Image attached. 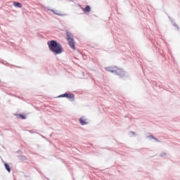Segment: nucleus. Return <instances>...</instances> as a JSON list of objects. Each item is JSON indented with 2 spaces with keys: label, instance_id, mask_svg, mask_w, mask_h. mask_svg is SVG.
I'll list each match as a JSON object with an SVG mask.
<instances>
[{
  "label": "nucleus",
  "instance_id": "obj_3",
  "mask_svg": "<svg viewBox=\"0 0 180 180\" xmlns=\"http://www.w3.org/2000/svg\"><path fill=\"white\" fill-rule=\"evenodd\" d=\"M66 34L70 47L72 50H75V41H74V38H72V34H71V32H67Z\"/></svg>",
  "mask_w": 180,
  "mask_h": 180
},
{
  "label": "nucleus",
  "instance_id": "obj_8",
  "mask_svg": "<svg viewBox=\"0 0 180 180\" xmlns=\"http://www.w3.org/2000/svg\"><path fill=\"white\" fill-rule=\"evenodd\" d=\"M83 10L84 12H91V6H86Z\"/></svg>",
  "mask_w": 180,
  "mask_h": 180
},
{
  "label": "nucleus",
  "instance_id": "obj_4",
  "mask_svg": "<svg viewBox=\"0 0 180 180\" xmlns=\"http://www.w3.org/2000/svg\"><path fill=\"white\" fill-rule=\"evenodd\" d=\"M79 122L82 126H85V124H88V122H86V119H85L84 117L79 119Z\"/></svg>",
  "mask_w": 180,
  "mask_h": 180
},
{
  "label": "nucleus",
  "instance_id": "obj_9",
  "mask_svg": "<svg viewBox=\"0 0 180 180\" xmlns=\"http://www.w3.org/2000/svg\"><path fill=\"white\" fill-rule=\"evenodd\" d=\"M53 12L55 15H58V16H65V14H61L57 11H53Z\"/></svg>",
  "mask_w": 180,
  "mask_h": 180
},
{
  "label": "nucleus",
  "instance_id": "obj_13",
  "mask_svg": "<svg viewBox=\"0 0 180 180\" xmlns=\"http://www.w3.org/2000/svg\"><path fill=\"white\" fill-rule=\"evenodd\" d=\"M129 135L131 136V137H133V136H136V133L134 132V131H131V132L129 133Z\"/></svg>",
  "mask_w": 180,
  "mask_h": 180
},
{
  "label": "nucleus",
  "instance_id": "obj_10",
  "mask_svg": "<svg viewBox=\"0 0 180 180\" xmlns=\"http://www.w3.org/2000/svg\"><path fill=\"white\" fill-rule=\"evenodd\" d=\"M68 94V93H65V94H60V96H58V98H67Z\"/></svg>",
  "mask_w": 180,
  "mask_h": 180
},
{
  "label": "nucleus",
  "instance_id": "obj_11",
  "mask_svg": "<svg viewBox=\"0 0 180 180\" xmlns=\"http://www.w3.org/2000/svg\"><path fill=\"white\" fill-rule=\"evenodd\" d=\"M160 157H162V158L167 157V153H165V152H162V153L160 154Z\"/></svg>",
  "mask_w": 180,
  "mask_h": 180
},
{
  "label": "nucleus",
  "instance_id": "obj_12",
  "mask_svg": "<svg viewBox=\"0 0 180 180\" xmlns=\"http://www.w3.org/2000/svg\"><path fill=\"white\" fill-rule=\"evenodd\" d=\"M148 137V139H153V140H155L156 141H158V139H157L155 137H154V136L150 135Z\"/></svg>",
  "mask_w": 180,
  "mask_h": 180
},
{
  "label": "nucleus",
  "instance_id": "obj_7",
  "mask_svg": "<svg viewBox=\"0 0 180 180\" xmlns=\"http://www.w3.org/2000/svg\"><path fill=\"white\" fill-rule=\"evenodd\" d=\"M4 167L8 172H11V167H9V165H8V163H4Z\"/></svg>",
  "mask_w": 180,
  "mask_h": 180
},
{
  "label": "nucleus",
  "instance_id": "obj_14",
  "mask_svg": "<svg viewBox=\"0 0 180 180\" xmlns=\"http://www.w3.org/2000/svg\"><path fill=\"white\" fill-rule=\"evenodd\" d=\"M20 117L22 119H25V117L23 115H20Z\"/></svg>",
  "mask_w": 180,
  "mask_h": 180
},
{
  "label": "nucleus",
  "instance_id": "obj_1",
  "mask_svg": "<svg viewBox=\"0 0 180 180\" xmlns=\"http://www.w3.org/2000/svg\"><path fill=\"white\" fill-rule=\"evenodd\" d=\"M47 44L49 47L50 51L54 54V56H58L64 53V49L61 44L57 42L56 40L49 41L47 42Z\"/></svg>",
  "mask_w": 180,
  "mask_h": 180
},
{
  "label": "nucleus",
  "instance_id": "obj_6",
  "mask_svg": "<svg viewBox=\"0 0 180 180\" xmlns=\"http://www.w3.org/2000/svg\"><path fill=\"white\" fill-rule=\"evenodd\" d=\"M13 6H15V8H22V4L19 2H14Z\"/></svg>",
  "mask_w": 180,
  "mask_h": 180
},
{
  "label": "nucleus",
  "instance_id": "obj_2",
  "mask_svg": "<svg viewBox=\"0 0 180 180\" xmlns=\"http://www.w3.org/2000/svg\"><path fill=\"white\" fill-rule=\"evenodd\" d=\"M105 70L108 71V72H112V74L119 75L120 77H124L126 75V72L124 71L122 69L117 68V67L105 68Z\"/></svg>",
  "mask_w": 180,
  "mask_h": 180
},
{
  "label": "nucleus",
  "instance_id": "obj_5",
  "mask_svg": "<svg viewBox=\"0 0 180 180\" xmlns=\"http://www.w3.org/2000/svg\"><path fill=\"white\" fill-rule=\"evenodd\" d=\"M67 98L71 102H74V99H75V97L74 94H70V93L68 94Z\"/></svg>",
  "mask_w": 180,
  "mask_h": 180
}]
</instances>
